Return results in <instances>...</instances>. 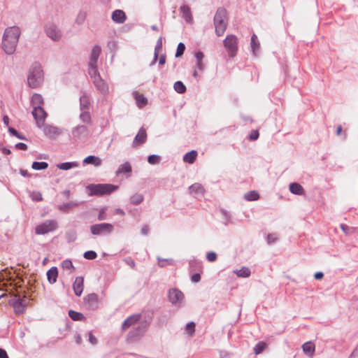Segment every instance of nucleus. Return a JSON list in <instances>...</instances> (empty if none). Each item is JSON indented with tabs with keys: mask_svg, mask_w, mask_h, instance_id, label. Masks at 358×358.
I'll return each mask as SVG.
<instances>
[{
	"mask_svg": "<svg viewBox=\"0 0 358 358\" xmlns=\"http://www.w3.org/2000/svg\"><path fill=\"white\" fill-rule=\"evenodd\" d=\"M134 95L138 108H142L147 105L148 99L143 94L135 92Z\"/></svg>",
	"mask_w": 358,
	"mask_h": 358,
	"instance_id": "obj_28",
	"label": "nucleus"
},
{
	"mask_svg": "<svg viewBox=\"0 0 358 358\" xmlns=\"http://www.w3.org/2000/svg\"><path fill=\"white\" fill-rule=\"evenodd\" d=\"M266 348V343L264 342H259L255 347H254V352L256 355L260 354Z\"/></svg>",
	"mask_w": 358,
	"mask_h": 358,
	"instance_id": "obj_43",
	"label": "nucleus"
},
{
	"mask_svg": "<svg viewBox=\"0 0 358 358\" xmlns=\"http://www.w3.org/2000/svg\"><path fill=\"white\" fill-rule=\"evenodd\" d=\"M31 196L34 201H39L43 199L42 195L39 192H33Z\"/></svg>",
	"mask_w": 358,
	"mask_h": 358,
	"instance_id": "obj_54",
	"label": "nucleus"
},
{
	"mask_svg": "<svg viewBox=\"0 0 358 358\" xmlns=\"http://www.w3.org/2000/svg\"><path fill=\"white\" fill-rule=\"evenodd\" d=\"M217 254L215 252H208L206 254V259L210 262H213L217 259Z\"/></svg>",
	"mask_w": 358,
	"mask_h": 358,
	"instance_id": "obj_51",
	"label": "nucleus"
},
{
	"mask_svg": "<svg viewBox=\"0 0 358 358\" xmlns=\"http://www.w3.org/2000/svg\"><path fill=\"white\" fill-rule=\"evenodd\" d=\"M117 185L111 184H91L87 186V189L90 191L89 194L96 196H103L109 194L117 189Z\"/></svg>",
	"mask_w": 358,
	"mask_h": 358,
	"instance_id": "obj_3",
	"label": "nucleus"
},
{
	"mask_svg": "<svg viewBox=\"0 0 358 358\" xmlns=\"http://www.w3.org/2000/svg\"><path fill=\"white\" fill-rule=\"evenodd\" d=\"M80 203H81L80 202H77V201H71V202H69V203H63V204H61L58 206V209L64 213H69L71 209H73V208L78 206Z\"/></svg>",
	"mask_w": 358,
	"mask_h": 358,
	"instance_id": "obj_26",
	"label": "nucleus"
},
{
	"mask_svg": "<svg viewBox=\"0 0 358 358\" xmlns=\"http://www.w3.org/2000/svg\"><path fill=\"white\" fill-rule=\"evenodd\" d=\"M180 10L182 13V18L188 23L191 24L193 21V17L189 6L184 5L180 6Z\"/></svg>",
	"mask_w": 358,
	"mask_h": 358,
	"instance_id": "obj_20",
	"label": "nucleus"
},
{
	"mask_svg": "<svg viewBox=\"0 0 358 358\" xmlns=\"http://www.w3.org/2000/svg\"><path fill=\"white\" fill-rule=\"evenodd\" d=\"M69 315L74 321H80L84 318V316L82 313L73 310H70L69 311Z\"/></svg>",
	"mask_w": 358,
	"mask_h": 358,
	"instance_id": "obj_42",
	"label": "nucleus"
},
{
	"mask_svg": "<svg viewBox=\"0 0 358 358\" xmlns=\"http://www.w3.org/2000/svg\"><path fill=\"white\" fill-rule=\"evenodd\" d=\"M107 48L111 50V51H115L117 50V44H116V42L115 41H110L108 42L107 43Z\"/></svg>",
	"mask_w": 358,
	"mask_h": 358,
	"instance_id": "obj_55",
	"label": "nucleus"
},
{
	"mask_svg": "<svg viewBox=\"0 0 358 358\" xmlns=\"http://www.w3.org/2000/svg\"><path fill=\"white\" fill-rule=\"evenodd\" d=\"M147 139V134L146 131L143 127H141L136 136H135L133 141V146L135 147L139 144H143L146 141Z\"/></svg>",
	"mask_w": 358,
	"mask_h": 358,
	"instance_id": "obj_18",
	"label": "nucleus"
},
{
	"mask_svg": "<svg viewBox=\"0 0 358 358\" xmlns=\"http://www.w3.org/2000/svg\"><path fill=\"white\" fill-rule=\"evenodd\" d=\"M197 157V152L192 150L187 152L183 157V161L186 163L192 164Z\"/></svg>",
	"mask_w": 358,
	"mask_h": 358,
	"instance_id": "obj_35",
	"label": "nucleus"
},
{
	"mask_svg": "<svg viewBox=\"0 0 358 358\" xmlns=\"http://www.w3.org/2000/svg\"><path fill=\"white\" fill-rule=\"evenodd\" d=\"M234 273L238 277L241 278H248L251 274L250 268L245 266L242 267L239 270L234 271Z\"/></svg>",
	"mask_w": 358,
	"mask_h": 358,
	"instance_id": "obj_36",
	"label": "nucleus"
},
{
	"mask_svg": "<svg viewBox=\"0 0 358 358\" xmlns=\"http://www.w3.org/2000/svg\"><path fill=\"white\" fill-rule=\"evenodd\" d=\"M61 266L64 269H66V270H70L71 268H74L72 262L69 259L64 260L62 262Z\"/></svg>",
	"mask_w": 358,
	"mask_h": 358,
	"instance_id": "obj_49",
	"label": "nucleus"
},
{
	"mask_svg": "<svg viewBox=\"0 0 358 358\" xmlns=\"http://www.w3.org/2000/svg\"><path fill=\"white\" fill-rule=\"evenodd\" d=\"M8 131L10 133V134H12L13 136H16L19 139L26 140V138L24 136H22V134H19L17 132V131L15 129L13 128V127H9L8 128Z\"/></svg>",
	"mask_w": 358,
	"mask_h": 358,
	"instance_id": "obj_50",
	"label": "nucleus"
},
{
	"mask_svg": "<svg viewBox=\"0 0 358 358\" xmlns=\"http://www.w3.org/2000/svg\"><path fill=\"white\" fill-rule=\"evenodd\" d=\"M114 230V227L110 223L95 224L90 227V231L94 236L110 234Z\"/></svg>",
	"mask_w": 358,
	"mask_h": 358,
	"instance_id": "obj_7",
	"label": "nucleus"
},
{
	"mask_svg": "<svg viewBox=\"0 0 358 358\" xmlns=\"http://www.w3.org/2000/svg\"><path fill=\"white\" fill-rule=\"evenodd\" d=\"M302 348H303V351L306 354H307L310 356H312L315 352V346L313 343L309 341V342L305 343L302 345Z\"/></svg>",
	"mask_w": 358,
	"mask_h": 358,
	"instance_id": "obj_33",
	"label": "nucleus"
},
{
	"mask_svg": "<svg viewBox=\"0 0 358 358\" xmlns=\"http://www.w3.org/2000/svg\"><path fill=\"white\" fill-rule=\"evenodd\" d=\"M43 104V99L39 94H34L31 99V105L34 108H41Z\"/></svg>",
	"mask_w": 358,
	"mask_h": 358,
	"instance_id": "obj_23",
	"label": "nucleus"
},
{
	"mask_svg": "<svg viewBox=\"0 0 358 358\" xmlns=\"http://www.w3.org/2000/svg\"><path fill=\"white\" fill-rule=\"evenodd\" d=\"M80 114V120L82 122L90 124H91L92 118L91 115L87 110H81Z\"/></svg>",
	"mask_w": 358,
	"mask_h": 358,
	"instance_id": "obj_37",
	"label": "nucleus"
},
{
	"mask_svg": "<svg viewBox=\"0 0 358 358\" xmlns=\"http://www.w3.org/2000/svg\"><path fill=\"white\" fill-rule=\"evenodd\" d=\"M58 271L57 267H52L47 272V277L49 282L53 284L57 281Z\"/></svg>",
	"mask_w": 358,
	"mask_h": 358,
	"instance_id": "obj_29",
	"label": "nucleus"
},
{
	"mask_svg": "<svg viewBox=\"0 0 358 358\" xmlns=\"http://www.w3.org/2000/svg\"><path fill=\"white\" fill-rule=\"evenodd\" d=\"M201 280V275L199 273H194L191 276V280L193 282H199Z\"/></svg>",
	"mask_w": 358,
	"mask_h": 358,
	"instance_id": "obj_60",
	"label": "nucleus"
},
{
	"mask_svg": "<svg viewBox=\"0 0 358 358\" xmlns=\"http://www.w3.org/2000/svg\"><path fill=\"white\" fill-rule=\"evenodd\" d=\"M16 43H13V41H10L5 37H2V49L7 55H12L15 52L16 47Z\"/></svg>",
	"mask_w": 358,
	"mask_h": 358,
	"instance_id": "obj_15",
	"label": "nucleus"
},
{
	"mask_svg": "<svg viewBox=\"0 0 358 358\" xmlns=\"http://www.w3.org/2000/svg\"><path fill=\"white\" fill-rule=\"evenodd\" d=\"M31 114L36 121V127L38 128H42L48 116L43 108H34L31 111Z\"/></svg>",
	"mask_w": 358,
	"mask_h": 358,
	"instance_id": "obj_12",
	"label": "nucleus"
},
{
	"mask_svg": "<svg viewBox=\"0 0 358 358\" xmlns=\"http://www.w3.org/2000/svg\"><path fill=\"white\" fill-rule=\"evenodd\" d=\"M259 137V132L257 130H252L250 133V134L249 135V140L250 141H255Z\"/></svg>",
	"mask_w": 358,
	"mask_h": 358,
	"instance_id": "obj_56",
	"label": "nucleus"
},
{
	"mask_svg": "<svg viewBox=\"0 0 358 358\" xmlns=\"http://www.w3.org/2000/svg\"><path fill=\"white\" fill-rule=\"evenodd\" d=\"M13 307L14 308L15 312L17 314H22L25 312V299H16L13 303Z\"/></svg>",
	"mask_w": 358,
	"mask_h": 358,
	"instance_id": "obj_19",
	"label": "nucleus"
},
{
	"mask_svg": "<svg viewBox=\"0 0 358 358\" xmlns=\"http://www.w3.org/2000/svg\"><path fill=\"white\" fill-rule=\"evenodd\" d=\"M78 166L79 164L77 162H69L58 164L57 165V167L59 169L67 171L73 168H76Z\"/></svg>",
	"mask_w": 358,
	"mask_h": 358,
	"instance_id": "obj_31",
	"label": "nucleus"
},
{
	"mask_svg": "<svg viewBox=\"0 0 358 358\" xmlns=\"http://www.w3.org/2000/svg\"><path fill=\"white\" fill-rule=\"evenodd\" d=\"M71 134L73 139L78 140L87 136L88 129L85 125L79 124L72 128Z\"/></svg>",
	"mask_w": 358,
	"mask_h": 358,
	"instance_id": "obj_14",
	"label": "nucleus"
},
{
	"mask_svg": "<svg viewBox=\"0 0 358 358\" xmlns=\"http://www.w3.org/2000/svg\"><path fill=\"white\" fill-rule=\"evenodd\" d=\"M83 257L86 259L92 260L96 258L97 254L93 250H88L84 253Z\"/></svg>",
	"mask_w": 358,
	"mask_h": 358,
	"instance_id": "obj_48",
	"label": "nucleus"
},
{
	"mask_svg": "<svg viewBox=\"0 0 358 358\" xmlns=\"http://www.w3.org/2000/svg\"><path fill=\"white\" fill-rule=\"evenodd\" d=\"M226 18L227 10L224 8H218L214 16L215 34L217 36H222L227 29V22Z\"/></svg>",
	"mask_w": 358,
	"mask_h": 358,
	"instance_id": "obj_2",
	"label": "nucleus"
},
{
	"mask_svg": "<svg viewBox=\"0 0 358 358\" xmlns=\"http://www.w3.org/2000/svg\"><path fill=\"white\" fill-rule=\"evenodd\" d=\"M157 260H158V265L160 267L165 266L166 265V262L172 261V259H162V258H161L159 257H157Z\"/></svg>",
	"mask_w": 358,
	"mask_h": 358,
	"instance_id": "obj_58",
	"label": "nucleus"
},
{
	"mask_svg": "<svg viewBox=\"0 0 358 358\" xmlns=\"http://www.w3.org/2000/svg\"><path fill=\"white\" fill-rule=\"evenodd\" d=\"M112 20L118 24H122L126 20V15L122 10H115L112 13Z\"/></svg>",
	"mask_w": 358,
	"mask_h": 358,
	"instance_id": "obj_21",
	"label": "nucleus"
},
{
	"mask_svg": "<svg viewBox=\"0 0 358 358\" xmlns=\"http://www.w3.org/2000/svg\"><path fill=\"white\" fill-rule=\"evenodd\" d=\"M162 37L160 36L157 41L156 45L155 47L154 52H157V55H159V51L162 50Z\"/></svg>",
	"mask_w": 358,
	"mask_h": 358,
	"instance_id": "obj_52",
	"label": "nucleus"
},
{
	"mask_svg": "<svg viewBox=\"0 0 358 358\" xmlns=\"http://www.w3.org/2000/svg\"><path fill=\"white\" fill-rule=\"evenodd\" d=\"M43 134L49 138H56L62 134V131L59 127L50 124H45L41 128Z\"/></svg>",
	"mask_w": 358,
	"mask_h": 358,
	"instance_id": "obj_13",
	"label": "nucleus"
},
{
	"mask_svg": "<svg viewBox=\"0 0 358 358\" xmlns=\"http://www.w3.org/2000/svg\"><path fill=\"white\" fill-rule=\"evenodd\" d=\"M101 162L102 161L99 157L94 155H90L85 157L83 160L84 164H93L96 167L100 166L101 165Z\"/></svg>",
	"mask_w": 358,
	"mask_h": 358,
	"instance_id": "obj_27",
	"label": "nucleus"
},
{
	"mask_svg": "<svg viewBox=\"0 0 358 358\" xmlns=\"http://www.w3.org/2000/svg\"><path fill=\"white\" fill-rule=\"evenodd\" d=\"M185 329L189 336H192L195 331V323L190 322L186 324Z\"/></svg>",
	"mask_w": 358,
	"mask_h": 358,
	"instance_id": "obj_47",
	"label": "nucleus"
},
{
	"mask_svg": "<svg viewBox=\"0 0 358 358\" xmlns=\"http://www.w3.org/2000/svg\"><path fill=\"white\" fill-rule=\"evenodd\" d=\"M85 303L87 304L90 308L96 309L98 308L99 297L95 293H91L84 299Z\"/></svg>",
	"mask_w": 358,
	"mask_h": 358,
	"instance_id": "obj_16",
	"label": "nucleus"
},
{
	"mask_svg": "<svg viewBox=\"0 0 358 358\" xmlns=\"http://www.w3.org/2000/svg\"><path fill=\"white\" fill-rule=\"evenodd\" d=\"M90 105V97L85 93L80 96V110H87Z\"/></svg>",
	"mask_w": 358,
	"mask_h": 358,
	"instance_id": "obj_25",
	"label": "nucleus"
},
{
	"mask_svg": "<svg viewBox=\"0 0 358 358\" xmlns=\"http://www.w3.org/2000/svg\"><path fill=\"white\" fill-rule=\"evenodd\" d=\"M139 315H133L127 317L122 324V329L123 330L127 329L131 326L135 324L139 320Z\"/></svg>",
	"mask_w": 358,
	"mask_h": 358,
	"instance_id": "obj_22",
	"label": "nucleus"
},
{
	"mask_svg": "<svg viewBox=\"0 0 358 358\" xmlns=\"http://www.w3.org/2000/svg\"><path fill=\"white\" fill-rule=\"evenodd\" d=\"M15 148L19 150H26L27 145L24 143H18L15 145Z\"/></svg>",
	"mask_w": 358,
	"mask_h": 358,
	"instance_id": "obj_62",
	"label": "nucleus"
},
{
	"mask_svg": "<svg viewBox=\"0 0 358 358\" xmlns=\"http://www.w3.org/2000/svg\"><path fill=\"white\" fill-rule=\"evenodd\" d=\"M289 191L296 195H302L304 193L303 188L297 182H292L289 185Z\"/></svg>",
	"mask_w": 358,
	"mask_h": 358,
	"instance_id": "obj_30",
	"label": "nucleus"
},
{
	"mask_svg": "<svg viewBox=\"0 0 358 358\" xmlns=\"http://www.w3.org/2000/svg\"><path fill=\"white\" fill-rule=\"evenodd\" d=\"M106 208H102L100 209L98 215V220L101 221L106 219Z\"/></svg>",
	"mask_w": 358,
	"mask_h": 358,
	"instance_id": "obj_53",
	"label": "nucleus"
},
{
	"mask_svg": "<svg viewBox=\"0 0 358 358\" xmlns=\"http://www.w3.org/2000/svg\"><path fill=\"white\" fill-rule=\"evenodd\" d=\"M101 52V48L99 45L92 47L88 64V72L91 70H98L97 61Z\"/></svg>",
	"mask_w": 358,
	"mask_h": 358,
	"instance_id": "obj_10",
	"label": "nucleus"
},
{
	"mask_svg": "<svg viewBox=\"0 0 358 358\" xmlns=\"http://www.w3.org/2000/svg\"><path fill=\"white\" fill-rule=\"evenodd\" d=\"M67 238L69 241H74L76 238V234L75 232H71L67 234Z\"/></svg>",
	"mask_w": 358,
	"mask_h": 358,
	"instance_id": "obj_63",
	"label": "nucleus"
},
{
	"mask_svg": "<svg viewBox=\"0 0 358 358\" xmlns=\"http://www.w3.org/2000/svg\"><path fill=\"white\" fill-rule=\"evenodd\" d=\"M48 167V164L45 162H34L31 168L34 170H44Z\"/></svg>",
	"mask_w": 358,
	"mask_h": 358,
	"instance_id": "obj_40",
	"label": "nucleus"
},
{
	"mask_svg": "<svg viewBox=\"0 0 358 358\" xmlns=\"http://www.w3.org/2000/svg\"><path fill=\"white\" fill-rule=\"evenodd\" d=\"M43 80V72L41 65L38 63H34L29 71L27 76L28 85L31 88H36Z\"/></svg>",
	"mask_w": 358,
	"mask_h": 358,
	"instance_id": "obj_1",
	"label": "nucleus"
},
{
	"mask_svg": "<svg viewBox=\"0 0 358 358\" xmlns=\"http://www.w3.org/2000/svg\"><path fill=\"white\" fill-rule=\"evenodd\" d=\"M244 198L250 201H256L259 198V195L257 192L253 190L245 193Z\"/></svg>",
	"mask_w": 358,
	"mask_h": 358,
	"instance_id": "obj_39",
	"label": "nucleus"
},
{
	"mask_svg": "<svg viewBox=\"0 0 358 358\" xmlns=\"http://www.w3.org/2000/svg\"><path fill=\"white\" fill-rule=\"evenodd\" d=\"M143 196L141 194L136 193L130 197V203L134 205H138L143 201Z\"/></svg>",
	"mask_w": 358,
	"mask_h": 358,
	"instance_id": "obj_38",
	"label": "nucleus"
},
{
	"mask_svg": "<svg viewBox=\"0 0 358 358\" xmlns=\"http://www.w3.org/2000/svg\"><path fill=\"white\" fill-rule=\"evenodd\" d=\"M46 36L54 42L59 41L63 36L60 27L54 22H48L44 27Z\"/></svg>",
	"mask_w": 358,
	"mask_h": 358,
	"instance_id": "obj_5",
	"label": "nucleus"
},
{
	"mask_svg": "<svg viewBox=\"0 0 358 358\" xmlns=\"http://www.w3.org/2000/svg\"><path fill=\"white\" fill-rule=\"evenodd\" d=\"M131 164L129 162H127L119 166L116 171V175H120L122 173H129L131 172Z\"/></svg>",
	"mask_w": 358,
	"mask_h": 358,
	"instance_id": "obj_32",
	"label": "nucleus"
},
{
	"mask_svg": "<svg viewBox=\"0 0 358 358\" xmlns=\"http://www.w3.org/2000/svg\"><path fill=\"white\" fill-rule=\"evenodd\" d=\"M57 222L53 220H45L38 224L35 229V233L38 235H44L57 229Z\"/></svg>",
	"mask_w": 358,
	"mask_h": 358,
	"instance_id": "obj_8",
	"label": "nucleus"
},
{
	"mask_svg": "<svg viewBox=\"0 0 358 358\" xmlns=\"http://www.w3.org/2000/svg\"><path fill=\"white\" fill-rule=\"evenodd\" d=\"M86 16H87V15H86L85 12L80 11L76 17V22L78 24H82L84 22V21L85 20Z\"/></svg>",
	"mask_w": 358,
	"mask_h": 358,
	"instance_id": "obj_44",
	"label": "nucleus"
},
{
	"mask_svg": "<svg viewBox=\"0 0 358 358\" xmlns=\"http://www.w3.org/2000/svg\"><path fill=\"white\" fill-rule=\"evenodd\" d=\"M189 192L194 196H197L203 194L204 188L200 183L196 182L189 187Z\"/></svg>",
	"mask_w": 358,
	"mask_h": 358,
	"instance_id": "obj_24",
	"label": "nucleus"
},
{
	"mask_svg": "<svg viewBox=\"0 0 358 358\" xmlns=\"http://www.w3.org/2000/svg\"><path fill=\"white\" fill-rule=\"evenodd\" d=\"M143 330L142 329H141L140 327H138L136 330L131 331L130 332V335L131 336H140L143 334Z\"/></svg>",
	"mask_w": 358,
	"mask_h": 358,
	"instance_id": "obj_57",
	"label": "nucleus"
},
{
	"mask_svg": "<svg viewBox=\"0 0 358 358\" xmlns=\"http://www.w3.org/2000/svg\"><path fill=\"white\" fill-rule=\"evenodd\" d=\"M20 34V28L17 26H13L5 29L3 36L17 44Z\"/></svg>",
	"mask_w": 358,
	"mask_h": 358,
	"instance_id": "obj_11",
	"label": "nucleus"
},
{
	"mask_svg": "<svg viewBox=\"0 0 358 358\" xmlns=\"http://www.w3.org/2000/svg\"><path fill=\"white\" fill-rule=\"evenodd\" d=\"M84 288V279L81 276H78L73 284V289L77 296H81Z\"/></svg>",
	"mask_w": 358,
	"mask_h": 358,
	"instance_id": "obj_17",
	"label": "nucleus"
},
{
	"mask_svg": "<svg viewBox=\"0 0 358 358\" xmlns=\"http://www.w3.org/2000/svg\"><path fill=\"white\" fill-rule=\"evenodd\" d=\"M266 240L267 243L271 244L274 243L277 240V236L273 234H270L267 236Z\"/></svg>",
	"mask_w": 358,
	"mask_h": 358,
	"instance_id": "obj_59",
	"label": "nucleus"
},
{
	"mask_svg": "<svg viewBox=\"0 0 358 358\" xmlns=\"http://www.w3.org/2000/svg\"><path fill=\"white\" fill-rule=\"evenodd\" d=\"M173 88L179 94H182L186 91V87L181 81H176L173 85Z\"/></svg>",
	"mask_w": 358,
	"mask_h": 358,
	"instance_id": "obj_41",
	"label": "nucleus"
},
{
	"mask_svg": "<svg viewBox=\"0 0 358 358\" xmlns=\"http://www.w3.org/2000/svg\"><path fill=\"white\" fill-rule=\"evenodd\" d=\"M195 57H196V62H199V61L202 62V59L204 57V55L202 52L199 51V52H196Z\"/></svg>",
	"mask_w": 358,
	"mask_h": 358,
	"instance_id": "obj_61",
	"label": "nucleus"
},
{
	"mask_svg": "<svg viewBox=\"0 0 358 358\" xmlns=\"http://www.w3.org/2000/svg\"><path fill=\"white\" fill-rule=\"evenodd\" d=\"M94 86L103 94L109 92L107 83L102 79L98 70H91L88 72Z\"/></svg>",
	"mask_w": 358,
	"mask_h": 358,
	"instance_id": "obj_6",
	"label": "nucleus"
},
{
	"mask_svg": "<svg viewBox=\"0 0 358 358\" xmlns=\"http://www.w3.org/2000/svg\"><path fill=\"white\" fill-rule=\"evenodd\" d=\"M169 301L176 308H180L185 305V296L178 288H171L168 291Z\"/></svg>",
	"mask_w": 358,
	"mask_h": 358,
	"instance_id": "obj_4",
	"label": "nucleus"
},
{
	"mask_svg": "<svg viewBox=\"0 0 358 358\" xmlns=\"http://www.w3.org/2000/svg\"><path fill=\"white\" fill-rule=\"evenodd\" d=\"M349 358H358V348L353 350Z\"/></svg>",
	"mask_w": 358,
	"mask_h": 358,
	"instance_id": "obj_64",
	"label": "nucleus"
},
{
	"mask_svg": "<svg viewBox=\"0 0 358 358\" xmlns=\"http://www.w3.org/2000/svg\"><path fill=\"white\" fill-rule=\"evenodd\" d=\"M160 157L157 155H151L148 157V162L150 164H157L160 162Z\"/></svg>",
	"mask_w": 358,
	"mask_h": 358,
	"instance_id": "obj_45",
	"label": "nucleus"
},
{
	"mask_svg": "<svg viewBox=\"0 0 358 358\" xmlns=\"http://www.w3.org/2000/svg\"><path fill=\"white\" fill-rule=\"evenodd\" d=\"M250 46L253 55H257V52L259 49L260 44L257 41V37L255 34H253L251 37Z\"/></svg>",
	"mask_w": 358,
	"mask_h": 358,
	"instance_id": "obj_34",
	"label": "nucleus"
},
{
	"mask_svg": "<svg viewBox=\"0 0 358 358\" xmlns=\"http://www.w3.org/2000/svg\"><path fill=\"white\" fill-rule=\"evenodd\" d=\"M224 45L227 49L229 57H234L237 52V38L234 35H229L224 40Z\"/></svg>",
	"mask_w": 358,
	"mask_h": 358,
	"instance_id": "obj_9",
	"label": "nucleus"
},
{
	"mask_svg": "<svg viewBox=\"0 0 358 358\" xmlns=\"http://www.w3.org/2000/svg\"><path fill=\"white\" fill-rule=\"evenodd\" d=\"M185 50V45L183 43H179L177 47L176 52V57H181Z\"/></svg>",
	"mask_w": 358,
	"mask_h": 358,
	"instance_id": "obj_46",
	"label": "nucleus"
}]
</instances>
